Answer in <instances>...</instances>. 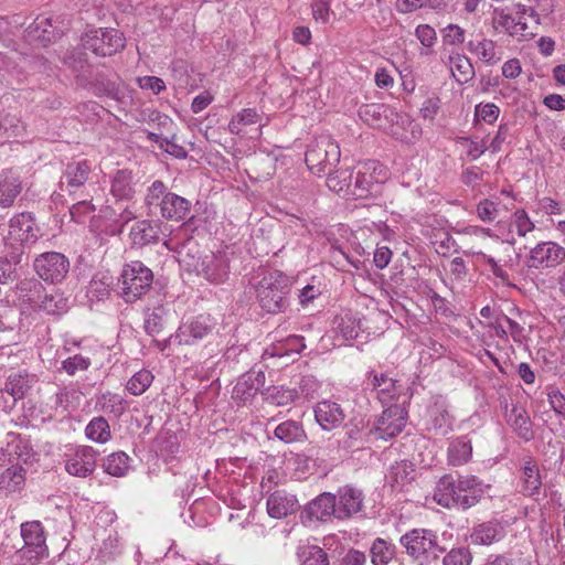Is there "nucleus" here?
Masks as SVG:
<instances>
[{
    "label": "nucleus",
    "instance_id": "20e7f679",
    "mask_svg": "<svg viewBox=\"0 0 565 565\" xmlns=\"http://www.w3.org/2000/svg\"><path fill=\"white\" fill-rule=\"evenodd\" d=\"M341 157L340 146L330 136L316 138L306 152V164L317 175L330 173L338 166Z\"/></svg>",
    "mask_w": 565,
    "mask_h": 565
},
{
    "label": "nucleus",
    "instance_id": "2f4dec72",
    "mask_svg": "<svg viewBox=\"0 0 565 565\" xmlns=\"http://www.w3.org/2000/svg\"><path fill=\"white\" fill-rule=\"evenodd\" d=\"M315 417L322 429L331 430L343 422L344 414L335 402L321 401L315 407Z\"/></svg>",
    "mask_w": 565,
    "mask_h": 565
},
{
    "label": "nucleus",
    "instance_id": "0e129e2a",
    "mask_svg": "<svg viewBox=\"0 0 565 565\" xmlns=\"http://www.w3.org/2000/svg\"><path fill=\"white\" fill-rule=\"evenodd\" d=\"M472 254L479 257L486 265H488L491 273L502 282L509 281V274L499 265V263L492 256L487 255L481 250L472 252Z\"/></svg>",
    "mask_w": 565,
    "mask_h": 565
},
{
    "label": "nucleus",
    "instance_id": "f3484780",
    "mask_svg": "<svg viewBox=\"0 0 565 565\" xmlns=\"http://www.w3.org/2000/svg\"><path fill=\"white\" fill-rule=\"evenodd\" d=\"M64 26L54 24L51 17L39 15L24 30V39L30 44L46 46L50 42L61 36Z\"/></svg>",
    "mask_w": 565,
    "mask_h": 565
},
{
    "label": "nucleus",
    "instance_id": "72a5a7b5",
    "mask_svg": "<svg viewBox=\"0 0 565 565\" xmlns=\"http://www.w3.org/2000/svg\"><path fill=\"white\" fill-rule=\"evenodd\" d=\"M259 125L258 135L262 134V127L266 124L262 122V115L255 108H244L232 116L227 125V130L232 135H242L247 126Z\"/></svg>",
    "mask_w": 565,
    "mask_h": 565
},
{
    "label": "nucleus",
    "instance_id": "c03bdc74",
    "mask_svg": "<svg viewBox=\"0 0 565 565\" xmlns=\"http://www.w3.org/2000/svg\"><path fill=\"white\" fill-rule=\"evenodd\" d=\"M274 434L286 444L300 441L306 436L302 425L295 420H286L279 424Z\"/></svg>",
    "mask_w": 565,
    "mask_h": 565
},
{
    "label": "nucleus",
    "instance_id": "5701e85b",
    "mask_svg": "<svg viewBox=\"0 0 565 565\" xmlns=\"http://www.w3.org/2000/svg\"><path fill=\"white\" fill-rule=\"evenodd\" d=\"M305 513L310 521L324 522L330 520L331 516L338 519L337 495L323 492L307 504Z\"/></svg>",
    "mask_w": 565,
    "mask_h": 565
},
{
    "label": "nucleus",
    "instance_id": "ea45409f",
    "mask_svg": "<svg viewBox=\"0 0 565 565\" xmlns=\"http://www.w3.org/2000/svg\"><path fill=\"white\" fill-rule=\"evenodd\" d=\"M472 456L471 441L466 437L454 440L448 447V461L452 466H461Z\"/></svg>",
    "mask_w": 565,
    "mask_h": 565
},
{
    "label": "nucleus",
    "instance_id": "a211bd4d",
    "mask_svg": "<svg viewBox=\"0 0 565 565\" xmlns=\"http://www.w3.org/2000/svg\"><path fill=\"white\" fill-rule=\"evenodd\" d=\"M196 271L211 284H223L230 276V258L225 253L207 255L201 260Z\"/></svg>",
    "mask_w": 565,
    "mask_h": 565
},
{
    "label": "nucleus",
    "instance_id": "7ed1b4c3",
    "mask_svg": "<svg viewBox=\"0 0 565 565\" xmlns=\"http://www.w3.org/2000/svg\"><path fill=\"white\" fill-rule=\"evenodd\" d=\"M399 543L405 547L407 555L417 561L419 565H429L437 561L444 550L437 543V535L426 529H414L401 536Z\"/></svg>",
    "mask_w": 565,
    "mask_h": 565
},
{
    "label": "nucleus",
    "instance_id": "1a4fd4ad",
    "mask_svg": "<svg viewBox=\"0 0 565 565\" xmlns=\"http://www.w3.org/2000/svg\"><path fill=\"white\" fill-rule=\"evenodd\" d=\"M83 45L98 56H111L125 47L124 34L113 28H92L82 36Z\"/></svg>",
    "mask_w": 565,
    "mask_h": 565
},
{
    "label": "nucleus",
    "instance_id": "f03ea898",
    "mask_svg": "<svg viewBox=\"0 0 565 565\" xmlns=\"http://www.w3.org/2000/svg\"><path fill=\"white\" fill-rule=\"evenodd\" d=\"M289 291L288 276L277 270L265 275L256 289L260 307L269 313H277L286 309V297Z\"/></svg>",
    "mask_w": 565,
    "mask_h": 565
},
{
    "label": "nucleus",
    "instance_id": "603ef678",
    "mask_svg": "<svg viewBox=\"0 0 565 565\" xmlns=\"http://www.w3.org/2000/svg\"><path fill=\"white\" fill-rule=\"evenodd\" d=\"M113 286V277L108 273H99L89 282L88 294L100 300L108 295Z\"/></svg>",
    "mask_w": 565,
    "mask_h": 565
},
{
    "label": "nucleus",
    "instance_id": "58836bf2",
    "mask_svg": "<svg viewBox=\"0 0 565 565\" xmlns=\"http://www.w3.org/2000/svg\"><path fill=\"white\" fill-rule=\"evenodd\" d=\"M396 546L381 537L373 541L370 548L371 563L373 565H388L395 557Z\"/></svg>",
    "mask_w": 565,
    "mask_h": 565
},
{
    "label": "nucleus",
    "instance_id": "39448f33",
    "mask_svg": "<svg viewBox=\"0 0 565 565\" xmlns=\"http://www.w3.org/2000/svg\"><path fill=\"white\" fill-rule=\"evenodd\" d=\"M152 282V270L142 262L132 260L122 267L120 295L126 302H135L150 290Z\"/></svg>",
    "mask_w": 565,
    "mask_h": 565
},
{
    "label": "nucleus",
    "instance_id": "8fccbe9b",
    "mask_svg": "<svg viewBox=\"0 0 565 565\" xmlns=\"http://www.w3.org/2000/svg\"><path fill=\"white\" fill-rule=\"evenodd\" d=\"M92 364V359L86 352L75 353L62 362V370L68 375H75L78 372L86 371Z\"/></svg>",
    "mask_w": 565,
    "mask_h": 565
},
{
    "label": "nucleus",
    "instance_id": "bf43d9fd",
    "mask_svg": "<svg viewBox=\"0 0 565 565\" xmlns=\"http://www.w3.org/2000/svg\"><path fill=\"white\" fill-rule=\"evenodd\" d=\"M35 383V375L22 370L11 371L7 377V388H31Z\"/></svg>",
    "mask_w": 565,
    "mask_h": 565
},
{
    "label": "nucleus",
    "instance_id": "69168bd1",
    "mask_svg": "<svg viewBox=\"0 0 565 565\" xmlns=\"http://www.w3.org/2000/svg\"><path fill=\"white\" fill-rule=\"evenodd\" d=\"M95 212V206L87 200L78 201L70 209L72 218L77 223H84L86 217Z\"/></svg>",
    "mask_w": 565,
    "mask_h": 565
},
{
    "label": "nucleus",
    "instance_id": "aec40b11",
    "mask_svg": "<svg viewBox=\"0 0 565 565\" xmlns=\"http://www.w3.org/2000/svg\"><path fill=\"white\" fill-rule=\"evenodd\" d=\"M458 488V478H455L451 475H445L437 482V487L434 492V500L443 508L462 510V504L460 502L461 495Z\"/></svg>",
    "mask_w": 565,
    "mask_h": 565
},
{
    "label": "nucleus",
    "instance_id": "cd10ccee",
    "mask_svg": "<svg viewBox=\"0 0 565 565\" xmlns=\"http://www.w3.org/2000/svg\"><path fill=\"white\" fill-rule=\"evenodd\" d=\"M92 172V164L87 160L71 162L66 166L61 181V189L64 186L70 193L74 189L83 186Z\"/></svg>",
    "mask_w": 565,
    "mask_h": 565
},
{
    "label": "nucleus",
    "instance_id": "6e6d98bb",
    "mask_svg": "<svg viewBox=\"0 0 565 565\" xmlns=\"http://www.w3.org/2000/svg\"><path fill=\"white\" fill-rule=\"evenodd\" d=\"M522 11L514 13L507 12L505 10L494 9L493 11V24L502 28L510 36L518 25V18H520Z\"/></svg>",
    "mask_w": 565,
    "mask_h": 565
},
{
    "label": "nucleus",
    "instance_id": "7c9ffc66",
    "mask_svg": "<svg viewBox=\"0 0 565 565\" xmlns=\"http://www.w3.org/2000/svg\"><path fill=\"white\" fill-rule=\"evenodd\" d=\"M505 535L504 527L497 520L482 522L473 526L470 534L471 543L476 545H491L501 541Z\"/></svg>",
    "mask_w": 565,
    "mask_h": 565
},
{
    "label": "nucleus",
    "instance_id": "338daca9",
    "mask_svg": "<svg viewBox=\"0 0 565 565\" xmlns=\"http://www.w3.org/2000/svg\"><path fill=\"white\" fill-rule=\"evenodd\" d=\"M415 36L425 47H433L437 41V33L429 24H419L415 29Z\"/></svg>",
    "mask_w": 565,
    "mask_h": 565
},
{
    "label": "nucleus",
    "instance_id": "9d476101",
    "mask_svg": "<svg viewBox=\"0 0 565 565\" xmlns=\"http://www.w3.org/2000/svg\"><path fill=\"white\" fill-rule=\"evenodd\" d=\"M19 289L21 292L28 291V294L23 295L25 302L47 315H63L68 309V300L61 292L46 294L41 297L40 294L43 286L38 280L21 281Z\"/></svg>",
    "mask_w": 565,
    "mask_h": 565
},
{
    "label": "nucleus",
    "instance_id": "4c0bfd02",
    "mask_svg": "<svg viewBox=\"0 0 565 565\" xmlns=\"http://www.w3.org/2000/svg\"><path fill=\"white\" fill-rule=\"evenodd\" d=\"M510 226L511 235L510 238L507 239V243L511 245L515 244V238L512 235L513 232H515L519 237H525L535 228L534 222L530 218L527 212L524 209H518L513 212L511 215Z\"/></svg>",
    "mask_w": 565,
    "mask_h": 565
},
{
    "label": "nucleus",
    "instance_id": "774afa93",
    "mask_svg": "<svg viewBox=\"0 0 565 565\" xmlns=\"http://www.w3.org/2000/svg\"><path fill=\"white\" fill-rule=\"evenodd\" d=\"M265 373L262 370L253 369L243 375L238 385H243L245 388H262L265 385Z\"/></svg>",
    "mask_w": 565,
    "mask_h": 565
},
{
    "label": "nucleus",
    "instance_id": "0eeeda50",
    "mask_svg": "<svg viewBox=\"0 0 565 565\" xmlns=\"http://www.w3.org/2000/svg\"><path fill=\"white\" fill-rule=\"evenodd\" d=\"M20 535L24 544L18 552L19 558L40 562L49 557L46 531L41 521L32 520L21 523Z\"/></svg>",
    "mask_w": 565,
    "mask_h": 565
},
{
    "label": "nucleus",
    "instance_id": "6ab92c4d",
    "mask_svg": "<svg viewBox=\"0 0 565 565\" xmlns=\"http://www.w3.org/2000/svg\"><path fill=\"white\" fill-rule=\"evenodd\" d=\"M466 47L478 61L488 66L497 65L503 57V50L495 41L483 34H479L475 39L469 40Z\"/></svg>",
    "mask_w": 565,
    "mask_h": 565
},
{
    "label": "nucleus",
    "instance_id": "f704fd0d",
    "mask_svg": "<svg viewBox=\"0 0 565 565\" xmlns=\"http://www.w3.org/2000/svg\"><path fill=\"white\" fill-rule=\"evenodd\" d=\"M25 483V470L21 465H12L0 475V492L6 494L20 491Z\"/></svg>",
    "mask_w": 565,
    "mask_h": 565
},
{
    "label": "nucleus",
    "instance_id": "5fc2aeb1",
    "mask_svg": "<svg viewBox=\"0 0 565 565\" xmlns=\"http://www.w3.org/2000/svg\"><path fill=\"white\" fill-rule=\"evenodd\" d=\"M168 310L163 306L154 307L150 312L147 313L145 320V328L149 334L159 333L164 324V319Z\"/></svg>",
    "mask_w": 565,
    "mask_h": 565
},
{
    "label": "nucleus",
    "instance_id": "423d86ee",
    "mask_svg": "<svg viewBox=\"0 0 565 565\" xmlns=\"http://www.w3.org/2000/svg\"><path fill=\"white\" fill-rule=\"evenodd\" d=\"M40 235L32 214L19 213L10 220L8 235L3 237L4 247L11 250L12 258H19L23 247L34 244Z\"/></svg>",
    "mask_w": 565,
    "mask_h": 565
},
{
    "label": "nucleus",
    "instance_id": "412c9836",
    "mask_svg": "<svg viewBox=\"0 0 565 565\" xmlns=\"http://www.w3.org/2000/svg\"><path fill=\"white\" fill-rule=\"evenodd\" d=\"M521 492L537 500L542 488V476L539 463L533 457H525L520 468Z\"/></svg>",
    "mask_w": 565,
    "mask_h": 565
},
{
    "label": "nucleus",
    "instance_id": "864d4df0",
    "mask_svg": "<svg viewBox=\"0 0 565 565\" xmlns=\"http://www.w3.org/2000/svg\"><path fill=\"white\" fill-rule=\"evenodd\" d=\"M443 0H396L395 8L397 12L407 14L423 8L437 9Z\"/></svg>",
    "mask_w": 565,
    "mask_h": 565
},
{
    "label": "nucleus",
    "instance_id": "f257e3e1",
    "mask_svg": "<svg viewBox=\"0 0 565 565\" xmlns=\"http://www.w3.org/2000/svg\"><path fill=\"white\" fill-rule=\"evenodd\" d=\"M145 204L149 214H156L159 210L160 215L170 221H182L191 211V202L183 196L170 192L167 185L156 180L147 189Z\"/></svg>",
    "mask_w": 565,
    "mask_h": 565
},
{
    "label": "nucleus",
    "instance_id": "09e8293b",
    "mask_svg": "<svg viewBox=\"0 0 565 565\" xmlns=\"http://www.w3.org/2000/svg\"><path fill=\"white\" fill-rule=\"evenodd\" d=\"M334 326L339 334L344 340H353L359 335L360 321L351 316V313H343L334 319Z\"/></svg>",
    "mask_w": 565,
    "mask_h": 565
},
{
    "label": "nucleus",
    "instance_id": "2eb2a0df",
    "mask_svg": "<svg viewBox=\"0 0 565 565\" xmlns=\"http://www.w3.org/2000/svg\"><path fill=\"white\" fill-rule=\"evenodd\" d=\"M215 327V321L210 315H199L182 323L177 332L170 337V341L180 345H190L206 337Z\"/></svg>",
    "mask_w": 565,
    "mask_h": 565
},
{
    "label": "nucleus",
    "instance_id": "4468645a",
    "mask_svg": "<svg viewBox=\"0 0 565 565\" xmlns=\"http://www.w3.org/2000/svg\"><path fill=\"white\" fill-rule=\"evenodd\" d=\"M565 262V248L548 241L536 244L529 254L526 264L533 269L554 268Z\"/></svg>",
    "mask_w": 565,
    "mask_h": 565
},
{
    "label": "nucleus",
    "instance_id": "6e6552de",
    "mask_svg": "<svg viewBox=\"0 0 565 565\" xmlns=\"http://www.w3.org/2000/svg\"><path fill=\"white\" fill-rule=\"evenodd\" d=\"M412 394L409 391H406L404 394V399L402 404H395L387 408H385L377 419L373 429H371L370 435L379 440H388L397 436L403 431L406 426V420L408 416V412L405 407L406 401H409Z\"/></svg>",
    "mask_w": 565,
    "mask_h": 565
},
{
    "label": "nucleus",
    "instance_id": "3c124183",
    "mask_svg": "<svg viewBox=\"0 0 565 565\" xmlns=\"http://www.w3.org/2000/svg\"><path fill=\"white\" fill-rule=\"evenodd\" d=\"M500 115V108L493 103H479L475 106L473 121L477 125L483 121L493 125Z\"/></svg>",
    "mask_w": 565,
    "mask_h": 565
},
{
    "label": "nucleus",
    "instance_id": "a18cd8bd",
    "mask_svg": "<svg viewBox=\"0 0 565 565\" xmlns=\"http://www.w3.org/2000/svg\"><path fill=\"white\" fill-rule=\"evenodd\" d=\"M86 437L93 441L104 444L110 439V428L104 417L93 418L85 428Z\"/></svg>",
    "mask_w": 565,
    "mask_h": 565
},
{
    "label": "nucleus",
    "instance_id": "ddd939ff",
    "mask_svg": "<svg viewBox=\"0 0 565 565\" xmlns=\"http://www.w3.org/2000/svg\"><path fill=\"white\" fill-rule=\"evenodd\" d=\"M386 177V170L379 161L369 160L359 164L354 177L350 175L353 194L356 196L366 195L374 184L383 182Z\"/></svg>",
    "mask_w": 565,
    "mask_h": 565
},
{
    "label": "nucleus",
    "instance_id": "4be33fe9",
    "mask_svg": "<svg viewBox=\"0 0 565 565\" xmlns=\"http://www.w3.org/2000/svg\"><path fill=\"white\" fill-rule=\"evenodd\" d=\"M335 495L339 520L349 519L362 511L364 495L360 489L351 486H344L338 490Z\"/></svg>",
    "mask_w": 565,
    "mask_h": 565
},
{
    "label": "nucleus",
    "instance_id": "13d9d810",
    "mask_svg": "<svg viewBox=\"0 0 565 565\" xmlns=\"http://www.w3.org/2000/svg\"><path fill=\"white\" fill-rule=\"evenodd\" d=\"M301 565H330L329 556L319 546H307L301 552Z\"/></svg>",
    "mask_w": 565,
    "mask_h": 565
},
{
    "label": "nucleus",
    "instance_id": "a878e982",
    "mask_svg": "<svg viewBox=\"0 0 565 565\" xmlns=\"http://www.w3.org/2000/svg\"><path fill=\"white\" fill-rule=\"evenodd\" d=\"M21 313L8 302H0V342L17 343Z\"/></svg>",
    "mask_w": 565,
    "mask_h": 565
},
{
    "label": "nucleus",
    "instance_id": "4d7b16f0",
    "mask_svg": "<svg viewBox=\"0 0 565 565\" xmlns=\"http://www.w3.org/2000/svg\"><path fill=\"white\" fill-rule=\"evenodd\" d=\"M444 45L460 46L466 41V30L458 24L450 23L440 31Z\"/></svg>",
    "mask_w": 565,
    "mask_h": 565
},
{
    "label": "nucleus",
    "instance_id": "680f3d73",
    "mask_svg": "<svg viewBox=\"0 0 565 565\" xmlns=\"http://www.w3.org/2000/svg\"><path fill=\"white\" fill-rule=\"evenodd\" d=\"M8 437L11 438V440L8 441L9 454L11 455L13 452L19 459L26 461L30 450L28 441L14 433H9Z\"/></svg>",
    "mask_w": 565,
    "mask_h": 565
},
{
    "label": "nucleus",
    "instance_id": "b1692460",
    "mask_svg": "<svg viewBox=\"0 0 565 565\" xmlns=\"http://www.w3.org/2000/svg\"><path fill=\"white\" fill-rule=\"evenodd\" d=\"M459 492L461 495L462 511L477 505L484 497L489 486L484 484L475 476H459Z\"/></svg>",
    "mask_w": 565,
    "mask_h": 565
},
{
    "label": "nucleus",
    "instance_id": "e433bc0d",
    "mask_svg": "<svg viewBox=\"0 0 565 565\" xmlns=\"http://www.w3.org/2000/svg\"><path fill=\"white\" fill-rule=\"evenodd\" d=\"M392 109L383 104H370L361 108L360 116L369 125L384 129L386 126L385 120L388 121Z\"/></svg>",
    "mask_w": 565,
    "mask_h": 565
},
{
    "label": "nucleus",
    "instance_id": "a19ab883",
    "mask_svg": "<svg viewBox=\"0 0 565 565\" xmlns=\"http://www.w3.org/2000/svg\"><path fill=\"white\" fill-rule=\"evenodd\" d=\"M82 85L89 87L97 96H107L117 98L119 89L115 81L107 78L104 74L97 73L93 81L86 79L81 82Z\"/></svg>",
    "mask_w": 565,
    "mask_h": 565
},
{
    "label": "nucleus",
    "instance_id": "bb28decb",
    "mask_svg": "<svg viewBox=\"0 0 565 565\" xmlns=\"http://www.w3.org/2000/svg\"><path fill=\"white\" fill-rule=\"evenodd\" d=\"M503 403L507 422L514 433L524 441L532 440L534 438V431L526 411L516 404H511V408H509L508 402L504 401Z\"/></svg>",
    "mask_w": 565,
    "mask_h": 565
},
{
    "label": "nucleus",
    "instance_id": "393cba45",
    "mask_svg": "<svg viewBox=\"0 0 565 565\" xmlns=\"http://www.w3.org/2000/svg\"><path fill=\"white\" fill-rule=\"evenodd\" d=\"M138 179L128 169L117 170L110 179V193L117 201H131L137 192Z\"/></svg>",
    "mask_w": 565,
    "mask_h": 565
},
{
    "label": "nucleus",
    "instance_id": "473e14b6",
    "mask_svg": "<svg viewBox=\"0 0 565 565\" xmlns=\"http://www.w3.org/2000/svg\"><path fill=\"white\" fill-rule=\"evenodd\" d=\"M160 232L161 225L158 221L142 220L131 226L129 236L134 245L145 246L157 243Z\"/></svg>",
    "mask_w": 565,
    "mask_h": 565
},
{
    "label": "nucleus",
    "instance_id": "c85d7f7f",
    "mask_svg": "<svg viewBox=\"0 0 565 565\" xmlns=\"http://www.w3.org/2000/svg\"><path fill=\"white\" fill-rule=\"evenodd\" d=\"M22 189V181L17 171L10 169L0 172V206H12Z\"/></svg>",
    "mask_w": 565,
    "mask_h": 565
},
{
    "label": "nucleus",
    "instance_id": "9b49d317",
    "mask_svg": "<svg viewBox=\"0 0 565 565\" xmlns=\"http://www.w3.org/2000/svg\"><path fill=\"white\" fill-rule=\"evenodd\" d=\"M34 270L41 279L50 284L62 282L70 271V260L58 252H46L34 259Z\"/></svg>",
    "mask_w": 565,
    "mask_h": 565
},
{
    "label": "nucleus",
    "instance_id": "f8f14e48",
    "mask_svg": "<svg viewBox=\"0 0 565 565\" xmlns=\"http://www.w3.org/2000/svg\"><path fill=\"white\" fill-rule=\"evenodd\" d=\"M99 452L92 446L70 448L65 454V470L71 476L86 478L94 472Z\"/></svg>",
    "mask_w": 565,
    "mask_h": 565
},
{
    "label": "nucleus",
    "instance_id": "de8ad7c7",
    "mask_svg": "<svg viewBox=\"0 0 565 565\" xmlns=\"http://www.w3.org/2000/svg\"><path fill=\"white\" fill-rule=\"evenodd\" d=\"M102 408L105 413L120 416L127 408V401L120 393L106 391L100 398Z\"/></svg>",
    "mask_w": 565,
    "mask_h": 565
},
{
    "label": "nucleus",
    "instance_id": "c9c22d12",
    "mask_svg": "<svg viewBox=\"0 0 565 565\" xmlns=\"http://www.w3.org/2000/svg\"><path fill=\"white\" fill-rule=\"evenodd\" d=\"M449 66L452 76L459 84H466L475 76L473 65L465 54L451 53L449 55Z\"/></svg>",
    "mask_w": 565,
    "mask_h": 565
},
{
    "label": "nucleus",
    "instance_id": "c756f323",
    "mask_svg": "<svg viewBox=\"0 0 565 565\" xmlns=\"http://www.w3.org/2000/svg\"><path fill=\"white\" fill-rule=\"evenodd\" d=\"M298 510L296 495L285 491H276L267 499V512L274 519H282Z\"/></svg>",
    "mask_w": 565,
    "mask_h": 565
},
{
    "label": "nucleus",
    "instance_id": "e2e57ef3",
    "mask_svg": "<svg viewBox=\"0 0 565 565\" xmlns=\"http://www.w3.org/2000/svg\"><path fill=\"white\" fill-rule=\"evenodd\" d=\"M397 381L390 376L387 372H380L372 370L367 373L365 384L369 386H373L374 388L379 386H385V388H395Z\"/></svg>",
    "mask_w": 565,
    "mask_h": 565
},
{
    "label": "nucleus",
    "instance_id": "79ce46f5",
    "mask_svg": "<svg viewBox=\"0 0 565 565\" xmlns=\"http://www.w3.org/2000/svg\"><path fill=\"white\" fill-rule=\"evenodd\" d=\"M63 63L76 74L79 82L86 79V73L89 66L84 52L77 49L67 51L63 56Z\"/></svg>",
    "mask_w": 565,
    "mask_h": 565
},
{
    "label": "nucleus",
    "instance_id": "49530a36",
    "mask_svg": "<svg viewBox=\"0 0 565 565\" xmlns=\"http://www.w3.org/2000/svg\"><path fill=\"white\" fill-rule=\"evenodd\" d=\"M303 337L290 335L285 341L266 350L271 356H285L289 353H300L305 348Z\"/></svg>",
    "mask_w": 565,
    "mask_h": 565
},
{
    "label": "nucleus",
    "instance_id": "dca6fc26",
    "mask_svg": "<svg viewBox=\"0 0 565 565\" xmlns=\"http://www.w3.org/2000/svg\"><path fill=\"white\" fill-rule=\"evenodd\" d=\"M390 115L391 117L384 127L390 136L404 143H413L420 138L422 128L409 115L394 109Z\"/></svg>",
    "mask_w": 565,
    "mask_h": 565
},
{
    "label": "nucleus",
    "instance_id": "37998d69",
    "mask_svg": "<svg viewBox=\"0 0 565 565\" xmlns=\"http://www.w3.org/2000/svg\"><path fill=\"white\" fill-rule=\"evenodd\" d=\"M104 471L114 477H122L129 469V457L124 451L110 454L103 462Z\"/></svg>",
    "mask_w": 565,
    "mask_h": 565
},
{
    "label": "nucleus",
    "instance_id": "052dcab7",
    "mask_svg": "<svg viewBox=\"0 0 565 565\" xmlns=\"http://www.w3.org/2000/svg\"><path fill=\"white\" fill-rule=\"evenodd\" d=\"M472 555L468 547L450 550L443 558L444 565H470Z\"/></svg>",
    "mask_w": 565,
    "mask_h": 565
}]
</instances>
